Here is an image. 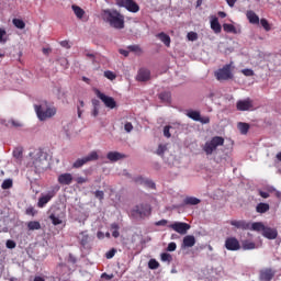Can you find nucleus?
I'll return each mask as SVG.
<instances>
[{
	"instance_id": "nucleus-1",
	"label": "nucleus",
	"mask_w": 281,
	"mask_h": 281,
	"mask_svg": "<svg viewBox=\"0 0 281 281\" xmlns=\"http://www.w3.org/2000/svg\"><path fill=\"white\" fill-rule=\"evenodd\" d=\"M102 20L114 30H124V15L114 9H104L101 12Z\"/></svg>"
},
{
	"instance_id": "nucleus-2",
	"label": "nucleus",
	"mask_w": 281,
	"mask_h": 281,
	"mask_svg": "<svg viewBox=\"0 0 281 281\" xmlns=\"http://www.w3.org/2000/svg\"><path fill=\"white\" fill-rule=\"evenodd\" d=\"M34 109L40 122H46V120H50V117L56 115L57 111L55 106H49L47 102L34 105Z\"/></svg>"
},
{
	"instance_id": "nucleus-3",
	"label": "nucleus",
	"mask_w": 281,
	"mask_h": 281,
	"mask_svg": "<svg viewBox=\"0 0 281 281\" xmlns=\"http://www.w3.org/2000/svg\"><path fill=\"white\" fill-rule=\"evenodd\" d=\"M49 166V160H47V153L43 150L36 151L33 158V167L35 168V172H43L47 170Z\"/></svg>"
},
{
	"instance_id": "nucleus-4",
	"label": "nucleus",
	"mask_w": 281,
	"mask_h": 281,
	"mask_svg": "<svg viewBox=\"0 0 281 281\" xmlns=\"http://www.w3.org/2000/svg\"><path fill=\"white\" fill-rule=\"evenodd\" d=\"M223 144H225V138H223V136H214L204 144L202 149L205 155H213L214 150H216L218 146H223Z\"/></svg>"
},
{
	"instance_id": "nucleus-5",
	"label": "nucleus",
	"mask_w": 281,
	"mask_h": 281,
	"mask_svg": "<svg viewBox=\"0 0 281 281\" xmlns=\"http://www.w3.org/2000/svg\"><path fill=\"white\" fill-rule=\"evenodd\" d=\"M77 240L80 245L81 251H90L91 249V243H93V237L89 235L88 231H81L77 235Z\"/></svg>"
},
{
	"instance_id": "nucleus-6",
	"label": "nucleus",
	"mask_w": 281,
	"mask_h": 281,
	"mask_svg": "<svg viewBox=\"0 0 281 281\" xmlns=\"http://www.w3.org/2000/svg\"><path fill=\"white\" fill-rule=\"evenodd\" d=\"M215 78L220 82H225L227 80L234 79V72H232V64H226L222 68L215 71Z\"/></svg>"
},
{
	"instance_id": "nucleus-7",
	"label": "nucleus",
	"mask_w": 281,
	"mask_h": 281,
	"mask_svg": "<svg viewBox=\"0 0 281 281\" xmlns=\"http://www.w3.org/2000/svg\"><path fill=\"white\" fill-rule=\"evenodd\" d=\"M131 214L134 218H146V216H150V205L137 204L133 207Z\"/></svg>"
},
{
	"instance_id": "nucleus-8",
	"label": "nucleus",
	"mask_w": 281,
	"mask_h": 281,
	"mask_svg": "<svg viewBox=\"0 0 281 281\" xmlns=\"http://www.w3.org/2000/svg\"><path fill=\"white\" fill-rule=\"evenodd\" d=\"M98 159H100V156L98 155V151L93 150L90 154H88L86 157L83 158H78L74 164H72V168H82V166H85V164H89V161H98Z\"/></svg>"
},
{
	"instance_id": "nucleus-9",
	"label": "nucleus",
	"mask_w": 281,
	"mask_h": 281,
	"mask_svg": "<svg viewBox=\"0 0 281 281\" xmlns=\"http://www.w3.org/2000/svg\"><path fill=\"white\" fill-rule=\"evenodd\" d=\"M115 3L119 8H125L127 12H139V4L135 0H115Z\"/></svg>"
},
{
	"instance_id": "nucleus-10",
	"label": "nucleus",
	"mask_w": 281,
	"mask_h": 281,
	"mask_svg": "<svg viewBox=\"0 0 281 281\" xmlns=\"http://www.w3.org/2000/svg\"><path fill=\"white\" fill-rule=\"evenodd\" d=\"M94 93L97 98H99V100L103 102L106 109H115L117 106V102H115V99H113V97H109L98 89L94 90Z\"/></svg>"
},
{
	"instance_id": "nucleus-11",
	"label": "nucleus",
	"mask_w": 281,
	"mask_h": 281,
	"mask_svg": "<svg viewBox=\"0 0 281 281\" xmlns=\"http://www.w3.org/2000/svg\"><path fill=\"white\" fill-rule=\"evenodd\" d=\"M169 229H173V232H177V234H180L181 236H186L188 234V231L190 229V224L186 222H175L170 225H168Z\"/></svg>"
},
{
	"instance_id": "nucleus-12",
	"label": "nucleus",
	"mask_w": 281,
	"mask_h": 281,
	"mask_svg": "<svg viewBox=\"0 0 281 281\" xmlns=\"http://www.w3.org/2000/svg\"><path fill=\"white\" fill-rule=\"evenodd\" d=\"M237 111H251L254 109V101L249 98L239 100L236 103Z\"/></svg>"
},
{
	"instance_id": "nucleus-13",
	"label": "nucleus",
	"mask_w": 281,
	"mask_h": 281,
	"mask_svg": "<svg viewBox=\"0 0 281 281\" xmlns=\"http://www.w3.org/2000/svg\"><path fill=\"white\" fill-rule=\"evenodd\" d=\"M225 248L228 251H238V249H240V241H238L236 237H228L225 240Z\"/></svg>"
},
{
	"instance_id": "nucleus-14",
	"label": "nucleus",
	"mask_w": 281,
	"mask_h": 281,
	"mask_svg": "<svg viewBox=\"0 0 281 281\" xmlns=\"http://www.w3.org/2000/svg\"><path fill=\"white\" fill-rule=\"evenodd\" d=\"M229 225H232L236 229H243V231H247L251 228V222H247L245 220H232L229 222Z\"/></svg>"
},
{
	"instance_id": "nucleus-15",
	"label": "nucleus",
	"mask_w": 281,
	"mask_h": 281,
	"mask_svg": "<svg viewBox=\"0 0 281 281\" xmlns=\"http://www.w3.org/2000/svg\"><path fill=\"white\" fill-rule=\"evenodd\" d=\"M55 196H56V191H54V190L48 191L46 194L42 195V196L38 199L37 206H38V207H45V204H47L48 202H50L52 199H54Z\"/></svg>"
},
{
	"instance_id": "nucleus-16",
	"label": "nucleus",
	"mask_w": 281,
	"mask_h": 281,
	"mask_svg": "<svg viewBox=\"0 0 281 281\" xmlns=\"http://www.w3.org/2000/svg\"><path fill=\"white\" fill-rule=\"evenodd\" d=\"M196 245V238L194 235H187L182 239L181 249H190Z\"/></svg>"
},
{
	"instance_id": "nucleus-17",
	"label": "nucleus",
	"mask_w": 281,
	"mask_h": 281,
	"mask_svg": "<svg viewBox=\"0 0 281 281\" xmlns=\"http://www.w3.org/2000/svg\"><path fill=\"white\" fill-rule=\"evenodd\" d=\"M274 276H276V271H273L271 268H267L260 271L259 280L272 281Z\"/></svg>"
},
{
	"instance_id": "nucleus-18",
	"label": "nucleus",
	"mask_w": 281,
	"mask_h": 281,
	"mask_svg": "<svg viewBox=\"0 0 281 281\" xmlns=\"http://www.w3.org/2000/svg\"><path fill=\"white\" fill-rule=\"evenodd\" d=\"M57 181L60 186H71L74 182V176L71 173H60Z\"/></svg>"
},
{
	"instance_id": "nucleus-19",
	"label": "nucleus",
	"mask_w": 281,
	"mask_h": 281,
	"mask_svg": "<svg viewBox=\"0 0 281 281\" xmlns=\"http://www.w3.org/2000/svg\"><path fill=\"white\" fill-rule=\"evenodd\" d=\"M265 238H268V240H276L278 238V229L266 226L263 228V233H261Z\"/></svg>"
},
{
	"instance_id": "nucleus-20",
	"label": "nucleus",
	"mask_w": 281,
	"mask_h": 281,
	"mask_svg": "<svg viewBox=\"0 0 281 281\" xmlns=\"http://www.w3.org/2000/svg\"><path fill=\"white\" fill-rule=\"evenodd\" d=\"M106 159H109V161H111L112 164H115V161H121V159H126V155L120 151H109L106 154Z\"/></svg>"
},
{
	"instance_id": "nucleus-21",
	"label": "nucleus",
	"mask_w": 281,
	"mask_h": 281,
	"mask_svg": "<svg viewBox=\"0 0 281 281\" xmlns=\"http://www.w3.org/2000/svg\"><path fill=\"white\" fill-rule=\"evenodd\" d=\"M136 79L138 82H147V80H150V70L146 68L139 69Z\"/></svg>"
},
{
	"instance_id": "nucleus-22",
	"label": "nucleus",
	"mask_w": 281,
	"mask_h": 281,
	"mask_svg": "<svg viewBox=\"0 0 281 281\" xmlns=\"http://www.w3.org/2000/svg\"><path fill=\"white\" fill-rule=\"evenodd\" d=\"M211 30H213V32L215 34H221L223 27L221 26V23L218 22V18L213 16L211 19Z\"/></svg>"
},
{
	"instance_id": "nucleus-23",
	"label": "nucleus",
	"mask_w": 281,
	"mask_h": 281,
	"mask_svg": "<svg viewBox=\"0 0 281 281\" xmlns=\"http://www.w3.org/2000/svg\"><path fill=\"white\" fill-rule=\"evenodd\" d=\"M246 16L252 25H258V23H260V18L254 11H247Z\"/></svg>"
},
{
	"instance_id": "nucleus-24",
	"label": "nucleus",
	"mask_w": 281,
	"mask_h": 281,
	"mask_svg": "<svg viewBox=\"0 0 281 281\" xmlns=\"http://www.w3.org/2000/svg\"><path fill=\"white\" fill-rule=\"evenodd\" d=\"M92 112H91V115L92 117H98V115H100V106H101V103H100V100L98 99H92Z\"/></svg>"
},
{
	"instance_id": "nucleus-25",
	"label": "nucleus",
	"mask_w": 281,
	"mask_h": 281,
	"mask_svg": "<svg viewBox=\"0 0 281 281\" xmlns=\"http://www.w3.org/2000/svg\"><path fill=\"white\" fill-rule=\"evenodd\" d=\"M136 181L140 183L142 186H145V188H150V190H155L156 184L153 180L144 179V178H137Z\"/></svg>"
},
{
	"instance_id": "nucleus-26",
	"label": "nucleus",
	"mask_w": 281,
	"mask_h": 281,
	"mask_svg": "<svg viewBox=\"0 0 281 281\" xmlns=\"http://www.w3.org/2000/svg\"><path fill=\"white\" fill-rule=\"evenodd\" d=\"M265 228H266V226H265V224H262V222H254V223H251L250 222V228H248V229H250L251 232H265Z\"/></svg>"
},
{
	"instance_id": "nucleus-27",
	"label": "nucleus",
	"mask_w": 281,
	"mask_h": 281,
	"mask_svg": "<svg viewBox=\"0 0 281 281\" xmlns=\"http://www.w3.org/2000/svg\"><path fill=\"white\" fill-rule=\"evenodd\" d=\"M201 203V199L195 196H187L183 199V205H199Z\"/></svg>"
},
{
	"instance_id": "nucleus-28",
	"label": "nucleus",
	"mask_w": 281,
	"mask_h": 281,
	"mask_svg": "<svg viewBox=\"0 0 281 281\" xmlns=\"http://www.w3.org/2000/svg\"><path fill=\"white\" fill-rule=\"evenodd\" d=\"M71 10L74 11V14L77 16V19L82 20L85 18V11L79 5L72 4Z\"/></svg>"
},
{
	"instance_id": "nucleus-29",
	"label": "nucleus",
	"mask_w": 281,
	"mask_h": 281,
	"mask_svg": "<svg viewBox=\"0 0 281 281\" xmlns=\"http://www.w3.org/2000/svg\"><path fill=\"white\" fill-rule=\"evenodd\" d=\"M187 117H190V120H193V122H199V120H201V112L189 110L187 111Z\"/></svg>"
},
{
	"instance_id": "nucleus-30",
	"label": "nucleus",
	"mask_w": 281,
	"mask_h": 281,
	"mask_svg": "<svg viewBox=\"0 0 281 281\" xmlns=\"http://www.w3.org/2000/svg\"><path fill=\"white\" fill-rule=\"evenodd\" d=\"M241 249H244V251H249L251 249H256V243L250 241V240H243L241 241Z\"/></svg>"
},
{
	"instance_id": "nucleus-31",
	"label": "nucleus",
	"mask_w": 281,
	"mask_h": 281,
	"mask_svg": "<svg viewBox=\"0 0 281 281\" xmlns=\"http://www.w3.org/2000/svg\"><path fill=\"white\" fill-rule=\"evenodd\" d=\"M157 38H159V41H161L166 47H170V35L162 32L157 34Z\"/></svg>"
},
{
	"instance_id": "nucleus-32",
	"label": "nucleus",
	"mask_w": 281,
	"mask_h": 281,
	"mask_svg": "<svg viewBox=\"0 0 281 281\" xmlns=\"http://www.w3.org/2000/svg\"><path fill=\"white\" fill-rule=\"evenodd\" d=\"M269 209H270L269 204L259 203L256 206V212H258V214H265V213L269 212Z\"/></svg>"
},
{
	"instance_id": "nucleus-33",
	"label": "nucleus",
	"mask_w": 281,
	"mask_h": 281,
	"mask_svg": "<svg viewBox=\"0 0 281 281\" xmlns=\"http://www.w3.org/2000/svg\"><path fill=\"white\" fill-rule=\"evenodd\" d=\"M237 128L241 135H247V133H249V124L248 123L239 122L237 124Z\"/></svg>"
},
{
	"instance_id": "nucleus-34",
	"label": "nucleus",
	"mask_w": 281,
	"mask_h": 281,
	"mask_svg": "<svg viewBox=\"0 0 281 281\" xmlns=\"http://www.w3.org/2000/svg\"><path fill=\"white\" fill-rule=\"evenodd\" d=\"M49 220L52 221L53 225H63V217L56 213H52L49 215Z\"/></svg>"
},
{
	"instance_id": "nucleus-35",
	"label": "nucleus",
	"mask_w": 281,
	"mask_h": 281,
	"mask_svg": "<svg viewBox=\"0 0 281 281\" xmlns=\"http://www.w3.org/2000/svg\"><path fill=\"white\" fill-rule=\"evenodd\" d=\"M224 32H227L228 34H238V31L236 30V26L234 24H223Z\"/></svg>"
},
{
	"instance_id": "nucleus-36",
	"label": "nucleus",
	"mask_w": 281,
	"mask_h": 281,
	"mask_svg": "<svg viewBox=\"0 0 281 281\" xmlns=\"http://www.w3.org/2000/svg\"><path fill=\"white\" fill-rule=\"evenodd\" d=\"M111 232H112L113 238H120V224L112 223L111 224Z\"/></svg>"
},
{
	"instance_id": "nucleus-37",
	"label": "nucleus",
	"mask_w": 281,
	"mask_h": 281,
	"mask_svg": "<svg viewBox=\"0 0 281 281\" xmlns=\"http://www.w3.org/2000/svg\"><path fill=\"white\" fill-rule=\"evenodd\" d=\"M13 157L16 159L18 164H21L23 160V149L16 148L13 150Z\"/></svg>"
},
{
	"instance_id": "nucleus-38",
	"label": "nucleus",
	"mask_w": 281,
	"mask_h": 281,
	"mask_svg": "<svg viewBox=\"0 0 281 281\" xmlns=\"http://www.w3.org/2000/svg\"><path fill=\"white\" fill-rule=\"evenodd\" d=\"M12 23L18 30H25V22L21 19H13Z\"/></svg>"
},
{
	"instance_id": "nucleus-39",
	"label": "nucleus",
	"mask_w": 281,
	"mask_h": 281,
	"mask_svg": "<svg viewBox=\"0 0 281 281\" xmlns=\"http://www.w3.org/2000/svg\"><path fill=\"white\" fill-rule=\"evenodd\" d=\"M27 227L31 232H34L36 229H41V223L36 221H31L27 223Z\"/></svg>"
},
{
	"instance_id": "nucleus-40",
	"label": "nucleus",
	"mask_w": 281,
	"mask_h": 281,
	"mask_svg": "<svg viewBox=\"0 0 281 281\" xmlns=\"http://www.w3.org/2000/svg\"><path fill=\"white\" fill-rule=\"evenodd\" d=\"M160 260L162 262H168V265H170V262H172V255L171 254H168V252H162L160 255Z\"/></svg>"
},
{
	"instance_id": "nucleus-41",
	"label": "nucleus",
	"mask_w": 281,
	"mask_h": 281,
	"mask_svg": "<svg viewBox=\"0 0 281 281\" xmlns=\"http://www.w3.org/2000/svg\"><path fill=\"white\" fill-rule=\"evenodd\" d=\"M166 150H168V145L160 144L156 150V155H159V157H162Z\"/></svg>"
},
{
	"instance_id": "nucleus-42",
	"label": "nucleus",
	"mask_w": 281,
	"mask_h": 281,
	"mask_svg": "<svg viewBox=\"0 0 281 281\" xmlns=\"http://www.w3.org/2000/svg\"><path fill=\"white\" fill-rule=\"evenodd\" d=\"M12 179H5L1 184L2 190H10V188H12Z\"/></svg>"
},
{
	"instance_id": "nucleus-43",
	"label": "nucleus",
	"mask_w": 281,
	"mask_h": 281,
	"mask_svg": "<svg viewBox=\"0 0 281 281\" xmlns=\"http://www.w3.org/2000/svg\"><path fill=\"white\" fill-rule=\"evenodd\" d=\"M159 100H161V102H170V92H161Z\"/></svg>"
},
{
	"instance_id": "nucleus-44",
	"label": "nucleus",
	"mask_w": 281,
	"mask_h": 281,
	"mask_svg": "<svg viewBox=\"0 0 281 281\" xmlns=\"http://www.w3.org/2000/svg\"><path fill=\"white\" fill-rule=\"evenodd\" d=\"M75 181L76 183H78V186H82V183H87L89 181V178L78 176L77 178H75Z\"/></svg>"
},
{
	"instance_id": "nucleus-45",
	"label": "nucleus",
	"mask_w": 281,
	"mask_h": 281,
	"mask_svg": "<svg viewBox=\"0 0 281 281\" xmlns=\"http://www.w3.org/2000/svg\"><path fill=\"white\" fill-rule=\"evenodd\" d=\"M260 24L263 26V30H266V32L271 31V25H269V21H267V19H261Z\"/></svg>"
},
{
	"instance_id": "nucleus-46",
	"label": "nucleus",
	"mask_w": 281,
	"mask_h": 281,
	"mask_svg": "<svg viewBox=\"0 0 281 281\" xmlns=\"http://www.w3.org/2000/svg\"><path fill=\"white\" fill-rule=\"evenodd\" d=\"M5 29H0V43H2L3 45H5V43H8V40L5 38Z\"/></svg>"
},
{
	"instance_id": "nucleus-47",
	"label": "nucleus",
	"mask_w": 281,
	"mask_h": 281,
	"mask_svg": "<svg viewBox=\"0 0 281 281\" xmlns=\"http://www.w3.org/2000/svg\"><path fill=\"white\" fill-rule=\"evenodd\" d=\"M104 77L108 78V80H115V78H116L115 72H113L111 70H105Z\"/></svg>"
},
{
	"instance_id": "nucleus-48",
	"label": "nucleus",
	"mask_w": 281,
	"mask_h": 281,
	"mask_svg": "<svg viewBox=\"0 0 281 281\" xmlns=\"http://www.w3.org/2000/svg\"><path fill=\"white\" fill-rule=\"evenodd\" d=\"M149 269H159V261H156L155 259H150L148 262Z\"/></svg>"
},
{
	"instance_id": "nucleus-49",
	"label": "nucleus",
	"mask_w": 281,
	"mask_h": 281,
	"mask_svg": "<svg viewBox=\"0 0 281 281\" xmlns=\"http://www.w3.org/2000/svg\"><path fill=\"white\" fill-rule=\"evenodd\" d=\"M115 254H117V250L115 248L110 249L106 254H105V258L108 260H111V258H113L115 256Z\"/></svg>"
},
{
	"instance_id": "nucleus-50",
	"label": "nucleus",
	"mask_w": 281,
	"mask_h": 281,
	"mask_svg": "<svg viewBox=\"0 0 281 281\" xmlns=\"http://www.w3.org/2000/svg\"><path fill=\"white\" fill-rule=\"evenodd\" d=\"M127 49L130 52H134L135 54L142 52V48L139 47V45H130V46H127Z\"/></svg>"
},
{
	"instance_id": "nucleus-51",
	"label": "nucleus",
	"mask_w": 281,
	"mask_h": 281,
	"mask_svg": "<svg viewBox=\"0 0 281 281\" xmlns=\"http://www.w3.org/2000/svg\"><path fill=\"white\" fill-rule=\"evenodd\" d=\"M170 128H172V126H170V125H167L164 127V136L167 137V139H170V137H171Z\"/></svg>"
},
{
	"instance_id": "nucleus-52",
	"label": "nucleus",
	"mask_w": 281,
	"mask_h": 281,
	"mask_svg": "<svg viewBox=\"0 0 281 281\" xmlns=\"http://www.w3.org/2000/svg\"><path fill=\"white\" fill-rule=\"evenodd\" d=\"M241 74L246 77H251L254 76V70L251 68H245L241 70Z\"/></svg>"
},
{
	"instance_id": "nucleus-53",
	"label": "nucleus",
	"mask_w": 281,
	"mask_h": 281,
	"mask_svg": "<svg viewBox=\"0 0 281 281\" xmlns=\"http://www.w3.org/2000/svg\"><path fill=\"white\" fill-rule=\"evenodd\" d=\"M94 196H95V199H99V201L104 200V191L97 190L94 192Z\"/></svg>"
},
{
	"instance_id": "nucleus-54",
	"label": "nucleus",
	"mask_w": 281,
	"mask_h": 281,
	"mask_svg": "<svg viewBox=\"0 0 281 281\" xmlns=\"http://www.w3.org/2000/svg\"><path fill=\"white\" fill-rule=\"evenodd\" d=\"M187 37L189 38V41H196L199 38V34H196L195 32H190L188 33Z\"/></svg>"
},
{
	"instance_id": "nucleus-55",
	"label": "nucleus",
	"mask_w": 281,
	"mask_h": 281,
	"mask_svg": "<svg viewBox=\"0 0 281 281\" xmlns=\"http://www.w3.org/2000/svg\"><path fill=\"white\" fill-rule=\"evenodd\" d=\"M167 251H177V243L171 241L168 244Z\"/></svg>"
},
{
	"instance_id": "nucleus-56",
	"label": "nucleus",
	"mask_w": 281,
	"mask_h": 281,
	"mask_svg": "<svg viewBox=\"0 0 281 281\" xmlns=\"http://www.w3.org/2000/svg\"><path fill=\"white\" fill-rule=\"evenodd\" d=\"M124 131H126L127 133H132V131H133V123L126 122L124 124Z\"/></svg>"
},
{
	"instance_id": "nucleus-57",
	"label": "nucleus",
	"mask_w": 281,
	"mask_h": 281,
	"mask_svg": "<svg viewBox=\"0 0 281 281\" xmlns=\"http://www.w3.org/2000/svg\"><path fill=\"white\" fill-rule=\"evenodd\" d=\"M5 245H7L8 249H14L16 247V243L14 240H11V239L7 240Z\"/></svg>"
},
{
	"instance_id": "nucleus-58",
	"label": "nucleus",
	"mask_w": 281,
	"mask_h": 281,
	"mask_svg": "<svg viewBox=\"0 0 281 281\" xmlns=\"http://www.w3.org/2000/svg\"><path fill=\"white\" fill-rule=\"evenodd\" d=\"M68 262H70L71 265H76V262H78V258H76V256H74V254H69Z\"/></svg>"
},
{
	"instance_id": "nucleus-59",
	"label": "nucleus",
	"mask_w": 281,
	"mask_h": 281,
	"mask_svg": "<svg viewBox=\"0 0 281 281\" xmlns=\"http://www.w3.org/2000/svg\"><path fill=\"white\" fill-rule=\"evenodd\" d=\"M198 122H200L201 124H210V116L200 115V120Z\"/></svg>"
},
{
	"instance_id": "nucleus-60",
	"label": "nucleus",
	"mask_w": 281,
	"mask_h": 281,
	"mask_svg": "<svg viewBox=\"0 0 281 281\" xmlns=\"http://www.w3.org/2000/svg\"><path fill=\"white\" fill-rule=\"evenodd\" d=\"M155 225L157 227H164V226L168 225V221L167 220H160V221L156 222Z\"/></svg>"
},
{
	"instance_id": "nucleus-61",
	"label": "nucleus",
	"mask_w": 281,
	"mask_h": 281,
	"mask_svg": "<svg viewBox=\"0 0 281 281\" xmlns=\"http://www.w3.org/2000/svg\"><path fill=\"white\" fill-rule=\"evenodd\" d=\"M26 214L29 216H34V214H36V211L34 210L33 206H30V207L26 209Z\"/></svg>"
},
{
	"instance_id": "nucleus-62",
	"label": "nucleus",
	"mask_w": 281,
	"mask_h": 281,
	"mask_svg": "<svg viewBox=\"0 0 281 281\" xmlns=\"http://www.w3.org/2000/svg\"><path fill=\"white\" fill-rule=\"evenodd\" d=\"M130 52H131V50H127V49H122V48L119 49V53H120L122 56H125V57L128 56Z\"/></svg>"
},
{
	"instance_id": "nucleus-63",
	"label": "nucleus",
	"mask_w": 281,
	"mask_h": 281,
	"mask_svg": "<svg viewBox=\"0 0 281 281\" xmlns=\"http://www.w3.org/2000/svg\"><path fill=\"white\" fill-rule=\"evenodd\" d=\"M259 194L262 199H269V192L267 191H260Z\"/></svg>"
},
{
	"instance_id": "nucleus-64",
	"label": "nucleus",
	"mask_w": 281,
	"mask_h": 281,
	"mask_svg": "<svg viewBox=\"0 0 281 281\" xmlns=\"http://www.w3.org/2000/svg\"><path fill=\"white\" fill-rule=\"evenodd\" d=\"M33 281H45V279L43 277H38L36 276Z\"/></svg>"
}]
</instances>
